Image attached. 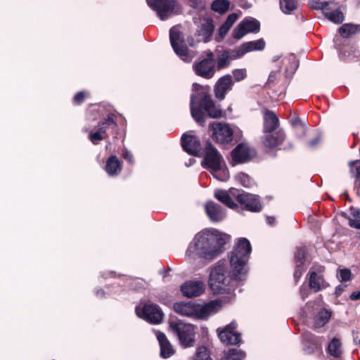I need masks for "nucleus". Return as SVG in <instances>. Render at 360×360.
<instances>
[{
  "mask_svg": "<svg viewBox=\"0 0 360 360\" xmlns=\"http://www.w3.org/2000/svg\"><path fill=\"white\" fill-rule=\"evenodd\" d=\"M250 252L249 240L245 238H240L230 259L231 271H228V267L224 262H219L211 271L210 286L214 293H229L233 290L235 283L245 279L248 272L246 264Z\"/></svg>",
  "mask_w": 360,
  "mask_h": 360,
  "instance_id": "1",
  "label": "nucleus"
},
{
  "mask_svg": "<svg viewBox=\"0 0 360 360\" xmlns=\"http://www.w3.org/2000/svg\"><path fill=\"white\" fill-rule=\"evenodd\" d=\"M228 236L218 233L203 231L195 235L191 243L186 255L188 258L195 259V256L204 259H212L223 251Z\"/></svg>",
  "mask_w": 360,
  "mask_h": 360,
  "instance_id": "2",
  "label": "nucleus"
},
{
  "mask_svg": "<svg viewBox=\"0 0 360 360\" xmlns=\"http://www.w3.org/2000/svg\"><path fill=\"white\" fill-rule=\"evenodd\" d=\"M193 87L197 91L200 89L197 95L192 94L191 97V112L193 119L198 124H203L205 123V112L212 118L220 117L221 110L216 106L210 95L197 83H194Z\"/></svg>",
  "mask_w": 360,
  "mask_h": 360,
  "instance_id": "3",
  "label": "nucleus"
},
{
  "mask_svg": "<svg viewBox=\"0 0 360 360\" xmlns=\"http://www.w3.org/2000/svg\"><path fill=\"white\" fill-rule=\"evenodd\" d=\"M219 302L213 300L202 306L193 302H180L174 304V311L182 316L203 319L216 313L220 308Z\"/></svg>",
  "mask_w": 360,
  "mask_h": 360,
  "instance_id": "4",
  "label": "nucleus"
},
{
  "mask_svg": "<svg viewBox=\"0 0 360 360\" xmlns=\"http://www.w3.org/2000/svg\"><path fill=\"white\" fill-rule=\"evenodd\" d=\"M202 165L203 167L210 169L217 179L223 181L228 179V172L224 169V158L210 141H207L205 146V158Z\"/></svg>",
  "mask_w": 360,
  "mask_h": 360,
  "instance_id": "5",
  "label": "nucleus"
},
{
  "mask_svg": "<svg viewBox=\"0 0 360 360\" xmlns=\"http://www.w3.org/2000/svg\"><path fill=\"white\" fill-rule=\"evenodd\" d=\"M171 329L176 334L180 343L184 347H192L195 342V332L194 326L181 321L171 322Z\"/></svg>",
  "mask_w": 360,
  "mask_h": 360,
  "instance_id": "6",
  "label": "nucleus"
},
{
  "mask_svg": "<svg viewBox=\"0 0 360 360\" xmlns=\"http://www.w3.org/2000/svg\"><path fill=\"white\" fill-rule=\"evenodd\" d=\"M146 2L161 20H165L178 13L176 0H146Z\"/></svg>",
  "mask_w": 360,
  "mask_h": 360,
  "instance_id": "7",
  "label": "nucleus"
},
{
  "mask_svg": "<svg viewBox=\"0 0 360 360\" xmlns=\"http://www.w3.org/2000/svg\"><path fill=\"white\" fill-rule=\"evenodd\" d=\"M169 39L174 52L185 62H191L193 56L188 53V49L186 45L182 32L176 26L172 27L169 30Z\"/></svg>",
  "mask_w": 360,
  "mask_h": 360,
  "instance_id": "8",
  "label": "nucleus"
},
{
  "mask_svg": "<svg viewBox=\"0 0 360 360\" xmlns=\"http://www.w3.org/2000/svg\"><path fill=\"white\" fill-rule=\"evenodd\" d=\"M211 137L219 144H228L233 141V131L227 123L213 122L209 125Z\"/></svg>",
  "mask_w": 360,
  "mask_h": 360,
  "instance_id": "9",
  "label": "nucleus"
},
{
  "mask_svg": "<svg viewBox=\"0 0 360 360\" xmlns=\"http://www.w3.org/2000/svg\"><path fill=\"white\" fill-rule=\"evenodd\" d=\"M230 192L236 198L243 209L252 212L261 211L262 205L259 196L244 191L239 193L236 188L230 189Z\"/></svg>",
  "mask_w": 360,
  "mask_h": 360,
  "instance_id": "10",
  "label": "nucleus"
},
{
  "mask_svg": "<svg viewBox=\"0 0 360 360\" xmlns=\"http://www.w3.org/2000/svg\"><path fill=\"white\" fill-rule=\"evenodd\" d=\"M265 135L262 137V143L268 151L274 149H289L292 146L289 143L288 146H283L285 139V133L283 129H278L271 133H264Z\"/></svg>",
  "mask_w": 360,
  "mask_h": 360,
  "instance_id": "11",
  "label": "nucleus"
},
{
  "mask_svg": "<svg viewBox=\"0 0 360 360\" xmlns=\"http://www.w3.org/2000/svg\"><path fill=\"white\" fill-rule=\"evenodd\" d=\"M136 313L139 317L153 323L158 324L162 322L163 313L158 305L148 303L142 309L136 308Z\"/></svg>",
  "mask_w": 360,
  "mask_h": 360,
  "instance_id": "12",
  "label": "nucleus"
},
{
  "mask_svg": "<svg viewBox=\"0 0 360 360\" xmlns=\"http://www.w3.org/2000/svg\"><path fill=\"white\" fill-rule=\"evenodd\" d=\"M256 155V150L245 143L238 144L231 152L232 160L236 163L248 162Z\"/></svg>",
  "mask_w": 360,
  "mask_h": 360,
  "instance_id": "13",
  "label": "nucleus"
},
{
  "mask_svg": "<svg viewBox=\"0 0 360 360\" xmlns=\"http://www.w3.org/2000/svg\"><path fill=\"white\" fill-rule=\"evenodd\" d=\"M260 23L256 19L245 20L240 22L233 30L232 36L236 39H240L250 32H258Z\"/></svg>",
  "mask_w": 360,
  "mask_h": 360,
  "instance_id": "14",
  "label": "nucleus"
},
{
  "mask_svg": "<svg viewBox=\"0 0 360 360\" xmlns=\"http://www.w3.org/2000/svg\"><path fill=\"white\" fill-rule=\"evenodd\" d=\"M236 323L233 321L225 328L217 329L220 340L226 345H237L240 342V334L236 332Z\"/></svg>",
  "mask_w": 360,
  "mask_h": 360,
  "instance_id": "15",
  "label": "nucleus"
},
{
  "mask_svg": "<svg viewBox=\"0 0 360 360\" xmlns=\"http://www.w3.org/2000/svg\"><path fill=\"white\" fill-rule=\"evenodd\" d=\"M323 267H319L316 271H310L309 275V286L314 292H317L328 286V283L323 278L322 272Z\"/></svg>",
  "mask_w": 360,
  "mask_h": 360,
  "instance_id": "16",
  "label": "nucleus"
},
{
  "mask_svg": "<svg viewBox=\"0 0 360 360\" xmlns=\"http://www.w3.org/2000/svg\"><path fill=\"white\" fill-rule=\"evenodd\" d=\"M205 290V284L201 281H188L181 286L184 296L193 297L200 295Z\"/></svg>",
  "mask_w": 360,
  "mask_h": 360,
  "instance_id": "17",
  "label": "nucleus"
},
{
  "mask_svg": "<svg viewBox=\"0 0 360 360\" xmlns=\"http://www.w3.org/2000/svg\"><path fill=\"white\" fill-rule=\"evenodd\" d=\"M181 146L184 150L190 155L198 156L201 150L199 139L193 135L184 134L181 137Z\"/></svg>",
  "mask_w": 360,
  "mask_h": 360,
  "instance_id": "18",
  "label": "nucleus"
},
{
  "mask_svg": "<svg viewBox=\"0 0 360 360\" xmlns=\"http://www.w3.org/2000/svg\"><path fill=\"white\" fill-rule=\"evenodd\" d=\"M215 63L209 60H201L193 65V70L197 75L206 79L212 78L214 73Z\"/></svg>",
  "mask_w": 360,
  "mask_h": 360,
  "instance_id": "19",
  "label": "nucleus"
},
{
  "mask_svg": "<svg viewBox=\"0 0 360 360\" xmlns=\"http://www.w3.org/2000/svg\"><path fill=\"white\" fill-rule=\"evenodd\" d=\"M233 79L231 75H226L220 77L217 82L214 86V94L216 98L223 100L226 93L231 90L233 86Z\"/></svg>",
  "mask_w": 360,
  "mask_h": 360,
  "instance_id": "20",
  "label": "nucleus"
},
{
  "mask_svg": "<svg viewBox=\"0 0 360 360\" xmlns=\"http://www.w3.org/2000/svg\"><path fill=\"white\" fill-rule=\"evenodd\" d=\"M241 56L237 48L221 51L217 58V70H221L228 67L231 60L238 59Z\"/></svg>",
  "mask_w": 360,
  "mask_h": 360,
  "instance_id": "21",
  "label": "nucleus"
},
{
  "mask_svg": "<svg viewBox=\"0 0 360 360\" xmlns=\"http://www.w3.org/2000/svg\"><path fill=\"white\" fill-rule=\"evenodd\" d=\"M155 335L160 347V356L163 359H167L174 355L175 349L165 334L162 332L157 331L155 332Z\"/></svg>",
  "mask_w": 360,
  "mask_h": 360,
  "instance_id": "22",
  "label": "nucleus"
},
{
  "mask_svg": "<svg viewBox=\"0 0 360 360\" xmlns=\"http://www.w3.org/2000/svg\"><path fill=\"white\" fill-rule=\"evenodd\" d=\"M205 212L213 222H219L225 218L224 209L213 201L207 202L205 205Z\"/></svg>",
  "mask_w": 360,
  "mask_h": 360,
  "instance_id": "23",
  "label": "nucleus"
},
{
  "mask_svg": "<svg viewBox=\"0 0 360 360\" xmlns=\"http://www.w3.org/2000/svg\"><path fill=\"white\" fill-rule=\"evenodd\" d=\"M279 125V120L276 115L270 110H266L264 115V133H271L276 130Z\"/></svg>",
  "mask_w": 360,
  "mask_h": 360,
  "instance_id": "24",
  "label": "nucleus"
},
{
  "mask_svg": "<svg viewBox=\"0 0 360 360\" xmlns=\"http://www.w3.org/2000/svg\"><path fill=\"white\" fill-rule=\"evenodd\" d=\"M265 45L266 43L264 40L263 39H259L256 41L244 42L237 49L242 57L245 53L250 51H262L265 48Z\"/></svg>",
  "mask_w": 360,
  "mask_h": 360,
  "instance_id": "25",
  "label": "nucleus"
},
{
  "mask_svg": "<svg viewBox=\"0 0 360 360\" xmlns=\"http://www.w3.org/2000/svg\"><path fill=\"white\" fill-rule=\"evenodd\" d=\"M105 169L110 176L117 175L121 172L120 162L115 155H111L107 160Z\"/></svg>",
  "mask_w": 360,
  "mask_h": 360,
  "instance_id": "26",
  "label": "nucleus"
},
{
  "mask_svg": "<svg viewBox=\"0 0 360 360\" xmlns=\"http://www.w3.org/2000/svg\"><path fill=\"white\" fill-rule=\"evenodd\" d=\"M214 29V27L211 20H204L201 23L200 28L198 30L199 37H201L200 40L207 42L212 35Z\"/></svg>",
  "mask_w": 360,
  "mask_h": 360,
  "instance_id": "27",
  "label": "nucleus"
},
{
  "mask_svg": "<svg viewBox=\"0 0 360 360\" xmlns=\"http://www.w3.org/2000/svg\"><path fill=\"white\" fill-rule=\"evenodd\" d=\"M231 195H233L231 193L230 191L228 192L224 190H217L214 192V197L218 200L224 203L227 207L234 209L238 206L231 198Z\"/></svg>",
  "mask_w": 360,
  "mask_h": 360,
  "instance_id": "28",
  "label": "nucleus"
},
{
  "mask_svg": "<svg viewBox=\"0 0 360 360\" xmlns=\"http://www.w3.org/2000/svg\"><path fill=\"white\" fill-rule=\"evenodd\" d=\"M359 32L360 25L357 24L346 23L339 28V33L344 38H349Z\"/></svg>",
  "mask_w": 360,
  "mask_h": 360,
  "instance_id": "29",
  "label": "nucleus"
},
{
  "mask_svg": "<svg viewBox=\"0 0 360 360\" xmlns=\"http://www.w3.org/2000/svg\"><path fill=\"white\" fill-rule=\"evenodd\" d=\"M330 313L326 309H322L314 318V326L315 328L323 327L328 322Z\"/></svg>",
  "mask_w": 360,
  "mask_h": 360,
  "instance_id": "30",
  "label": "nucleus"
},
{
  "mask_svg": "<svg viewBox=\"0 0 360 360\" xmlns=\"http://www.w3.org/2000/svg\"><path fill=\"white\" fill-rule=\"evenodd\" d=\"M295 258L296 262V270L295 272V276L300 277L302 275L303 271L302 269H301V267L303 265L305 259L304 250L302 248H298L297 250Z\"/></svg>",
  "mask_w": 360,
  "mask_h": 360,
  "instance_id": "31",
  "label": "nucleus"
},
{
  "mask_svg": "<svg viewBox=\"0 0 360 360\" xmlns=\"http://www.w3.org/2000/svg\"><path fill=\"white\" fill-rule=\"evenodd\" d=\"M323 15L327 19L335 24H340L344 20V15L340 9L328 11L326 7V10L323 11Z\"/></svg>",
  "mask_w": 360,
  "mask_h": 360,
  "instance_id": "32",
  "label": "nucleus"
},
{
  "mask_svg": "<svg viewBox=\"0 0 360 360\" xmlns=\"http://www.w3.org/2000/svg\"><path fill=\"white\" fill-rule=\"evenodd\" d=\"M110 125H116V123L114 120V115L110 114L108 115L107 118L103 121L101 124L98 126V129L96 131L100 135H101L105 139L108 136L106 134L107 126Z\"/></svg>",
  "mask_w": 360,
  "mask_h": 360,
  "instance_id": "33",
  "label": "nucleus"
},
{
  "mask_svg": "<svg viewBox=\"0 0 360 360\" xmlns=\"http://www.w3.org/2000/svg\"><path fill=\"white\" fill-rule=\"evenodd\" d=\"M328 352L330 355L339 357L342 354L340 341L337 338H333L328 345Z\"/></svg>",
  "mask_w": 360,
  "mask_h": 360,
  "instance_id": "34",
  "label": "nucleus"
},
{
  "mask_svg": "<svg viewBox=\"0 0 360 360\" xmlns=\"http://www.w3.org/2000/svg\"><path fill=\"white\" fill-rule=\"evenodd\" d=\"M229 1L227 0H214L212 4V9L219 13H226L229 8Z\"/></svg>",
  "mask_w": 360,
  "mask_h": 360,
  "instance_id": "35",
  "label": "nucleus"
},
{
  "mask_svg": "<svg viewBox=\"0 0 360 360\" xmlns=\"http://www.w3.org/2000/svg\"><path fill=\"white\" fill-rule=\"evenodd\" d=\"M245 354L240 349H231L221 359V360H242L245 358Z\"/></svg>",
  "mask_w": 360,
  "mask_h": 360,
  "instance_id": "36",
  "label": "nucleus"
},
{
  "mask_svg": "<svg viewBox=\"0 0 360 360\" xmlns=\"http://www.w3.org/2000/svg\"><path fill=\"white\" fill-rule=\"evenodd\" d=\"M193 360H212L210 352L205 346L198 347L193 355Z\"/></svg>",
  "mask_w": 360,
  "mask_h": 360,
  "instance_id": "37",
  "label": "nucleus"
},
{
  "mask_svg": "<svg viewBox=\"0 0 360 360\" xmlns=\"http://www.w3.org/2000/svg\"><path fill=\"white\" fill-rule=\"evenodd\" d=\"M280 8L285 14H288L297 8L296 1L294 0H280Z\"/></svg>",
  "mask_w": 360,
  "mask_h": 360,
  "instance_id": "38",
  "label": "nucleus"
},
{
  "mask_svg": "<svg viewBox=\"0 0 360 360\" xmlns=\"http://www.w3.org/2000/svg\"><path fill=\"white\" fill-rule=\"evenodd\" d=\"M236 178L245 187H252L255 184L254 181L250 178V176L245 173H239Z\"/></svg>",
  "mask_w": 360,
  "mask_h": 360,
  "instance_id": "39",
  "label": "nucleus"
},
{
  "mask_svg": "<svg viewBox=\"0 0 360 360\" xmlns=\"http://www.w3.org/2000/svg\"><path fill=\"white\" fill-rule=\"evenodd\" d=\"M233 77L235 82H240L247 77V72L245 68L235 69L232 71Z\"/></svg>",
  "mask_w": 360,
  "mask_h": 360,
  "instance_id": "40",
  "label": "nucleus"
},
{
  "mask_svg": "<svg viewBox=\"0 0 360 360\" xmlns=\"http://www.w3.org/2000/svg\"><path fill=\"white\" fill-rule=\"evenodd\" d=\"M337 276L341 282L347 281L351 278V271L347 269H340Z\"/></svg>",
  "mask_w": 360,
  "mask_h": 360,
  "instance_id": "41",
  "label": "nucleus"
},
{
  "mask_svg": "<svg viewBox=\"0 0 360 360\" xmlns=\"http://www.w3.org/2000/svg\"><path fill=\"white\" fill-rule=\"evenodd\" d=\"M354 189L358 195L360 196V166L356 167L354 174Z\"/></svg>",
  "mask_w": 360,
  "mask_h": 360,
  "instance_id": "42",
  "label": "nucleus"
},
{
  "mask_svg": "<svg viewBox=\"0 0 360 360\" xmlns=\"http://www.w3.org/2000/svg\"><path fill=\"white\" fill-rule=\"evenodd\" d=\"M309 5L314 9L324 11L328 5V2H321L319 0H311V1L309 3Z\"/></svg>",
  "mask_w": 360,
  "mask_h": 360,
  "instance_id": "43",
  "label": "nucleus"
},
{
  "mask_svg": "<svg viewBox=\"0 0 360 360\" xmlns=\"http://www.w3.org/2000/svg\"><path fill=\"white\" fill-rule=\"evenodd\" d=\"M321 136L318 134L314 137H313L310 141H309L307 143V147L311 149L315 148L321 141Z\"/></svg>",
  "mask_w": 360,
  "mask_h": 360,
  "instance_id": "44",
  "label": "nucleus"
},
{
  "mask_svg": "<svg viewBox=\"0 0 360 360\" xmlns=\"http://www.w3.org/2000/svg\"><path fill=\"white\" fill-rule=\"evenodd\" d=\"M238 19V15L236 13H231L228 15L226 21L224 22L225 25L231 28L232 25L234 24V22Z\"/></svg>",
  "mask_w": 360,
  "mask_h": 360,
  "instance_id": "45",
  "label": "nucleus"
},
{
  "mask_svg": "<svg viewBox=\"0 0 360 360\" xmlns=\"http://www.w3.org/2000/svg\"><path fill=\"white\" fill-rule=\"evenodd\" d=\"M238 19V15L236 13H231L228 15L226 21L224 22L225 25L231 28L232 25L234 24V22Z\"/></svg>",
  "mask_w": 360,
  "mask_h": 360,
  "instance_id": "46",
  "label": "nucleus"
},
{
  "mask_svg": "<svg viewBox=\"0 0 360 360\" xmlns=\"http://www.w3.org/2000/svg\"><path fill=\"white\" fill-rule=\"evenodd\" d=\"M89 139L90 141L95 145L98 144L99 141L105 139L101 135H100L97 131L90 133L89 136Z\"/></svg>",
  "mask_w": 360,
  "mask_h": 360,
  "instance_id": "47",
  "label": "nucleus"
},
{
  "mask_svg": "<svg viewBox=\"0 0 360 360\" xmlns=\"http://www.w3.org/2000/svg\"><path fill=\"white\" fill-rule=\"evenodd\" d=\"M85 95L83 91H79L74 96V102L76 103H81L84 101Z\"/></svg>",
  "mask_w": 360,
  "mask_h": 360,
  "instance_id": "48",
  "label": "nucleus"
},
{
  "mask_svg": "<svg viewBox=\"0 0 360 360\" xmlns=\"http://www.w3.org/2000/svg\"><path fill=\"white\" fill-rule=\"evenodd\" d=\"M229 30L230 28L224 23L221 25L219 30V35L221 39L225 37Z\"/></svg>",
  "mask_w": 360,
  "mask_h": 360,
  "instance_id": "49",
  "label": "nucleus"
},
{
  "mask_svg": "<svg viewBox=\"0 0 360 360\" xmlns=\"http://www.w3.org/2000/svg\"><path fill=\"white\" fill-rule=\"evenodd\" d=\"M132 288L136 290H141L144 288V283L143 281L137 280L132 283Z\"/></svg>",
  "mask_w": 360,
  "mask_h": 360,
  "instance_id": "50",
  "label": "nucleus"
},
{
  "mask_svg": "<svg viewBox=\"0 0 360 360\" xmlns=\"http://www.w3.org/2000/svg\"><path fill=\"white\" fill-rule=\"evenodd\" d=\"M349 212H350L351 215L354 218H355L358 220H360V209L355 208V207H351L349 209Z\"/></svg>",
  "mask_w": 360,
  "mask_h": 360,
  "instance_id": "51",
  "label": "nucleus"
},
{
  "mask_svg": "<svg viewBox=\"0 0 360 360\" xmlns=\"http://www.w3.org/2000/svg\"><path fill=\"white\" fill-rule=\"evenodd\" d=\"M348 220H349V225L351 227L355 228L357 229H360V222H356V221H354V219H352L351 218H348Z\"/></svg>",
  "mask_w": 360,
  "mask_h": 360,
  "instance_id": "52",
  "label": "nucleus"
},
{
  "mask_svg": "<svg viewBox=\"0 0 360 360\" xmlns=\"http://www.w3.org/2000/svg\"><path fill=\"white\" fill-rule=\"evenodd\" d=\"M300 292L303 300H304L309 295L308 290L305 287L302 286L300 288Z\"/></svg>",
  "mask_w": 360,
  "mask_h": 360,
  "instance_id": "53",
  "label": "nucleus"
},
{
  "mask_svg": "<svg viewBox=\"0 0 360 360\" xmlns=\"http://www.w3.org/2000/svg\"><path fill=\"white\" fill-rule=\"evenodd\" d=\"M346 288V285H340L336 287L335 288V294L336 295L339 296L345 290Z\"/></svg>",
  "mask_w": 360,
  "mask_h": 360,
  "instance_id": "54",
  "label": "nucleus"
},
{
  "mask_svg": "<svg viewBox=\"0 0 360 360\" xmlns=\"http://www.w3.org/2000/svg\"><path fill=\"white\" fill-rule=\"evenodd\" d=\"M350 299L352 300H359L360 299V291H356V292H353L351 295H350Z\"/></svg>",
  "mask_w": 360,
  "mask_h": 360,
  "instance_id": "55",
  "label": "nucleus"
},
{
  "mask_svg": "<svg viewBox=\"0 0 360 360\" xmlns=\"http://www.w3.org/2000/svg\"><path fill=\"white\" fill-rule=\"evenodd\" d=\"M123 158L125 160H128L129 162H132V155L128 151H125L123 153Z\"/></svg>",
  "mask_w": 360,
  "mask_h": 360,
  "instance_id": "56",
  "label": "nucleus"
},
{
  "mask_svg": "<svg viewBox=\"0 0 360 360\" xmlns=\"http://www.w3.org/2000/svg\"><path fill=\"white\" fill-rule=\"evenodd\" d=\"M203 60H209L212 62H214L215 63L214 61V54L212 52L210 51L207 53V58H204Z\"/></svg>",
  "mask_w": 360,
  "mask_h": 360,
  "instance_id": "57",
  "label": "nucleus"
},
{
  "mask_svg": "<svg viewBox=\"0 0 360 360\" xmlns=\"http://www.w3.org/2000/svg\"><path fill=\"white\" fill-rule=\"evenodd\" d=\"M276 72H274V71L271 72V73L269 76V78H268V81L269 82H273L276 77Z\"/></svg>",
  "mask_w": 360,
  "mask_h": 360,
  "instance_id": "58",
  "label": "nucleus"
},
{
  "mask_svg": "<svg viewBox=\"0 0 360 360\" xmlns=\"http://www.w3.org/2000/svg\"><path fill=\"white\" fill-rule=\"evenodd\" d=\"M104 294H105V292L103 289H99L96 291V295L98 297H103L104 296Z\"/></svg>",
  "mask_w": 360,
  "mask_h": 360,
  "instance_id": "59",
  "label": "nucleus"
},
{
  "mask_svg": "<svg viewBox=\"0 0 360 360\" xmlns=\"http://www.w3.org/2000/svg\"><path fill=\"white\" fill-rule=\"evenodd\" d=\"M266 221L269 224H272L274 221V218L271 217H268L266 218Z\"/></svg>",
  "mask_w": 360,
  "mask_h": 360,
  "instance_id": "60",
  "label": "nucleus"
},
{
  "mask_svg": "<svg viewBox=\"0 0 360 360\" xmlns=\"http://www.w3.org/2000/svg\"><path fill=\"white\" fill-rule=\"evenodd\" d=\"M281 56H274L272 58L273 62H276L281 58Z\"/></svg>",
  "mask_w": 360,
  "mask_h": 360,
  "instance_id": "61",
  "label": "nucleus"
},
{
  "mask_svg": "<svg viewBox=\"0 0 360 360\" xmlns=\"http://www.w3.org/2000/svg\"><path fill=\"white\" fill-rule=\"evenodd\" d=\"M359 160H354V161H351L349 165L351 166L352 165H354V164H356V163H359Z\"/></svg>",
  "mask_w": 360,
  "mask_h": 360,
  "instance_id": "62",
  "label": "nucleus"
},
{
  "mask_svg": "<svg viewBox=\"0 0 360 360\" xmlns=\"http://www.w3.org/2000/svg\"><path fill=\"white\" fill-rule=\"evenodd\" d=\"M193 162H195V160L193 159H190L189 160V165H192L193 163ZM186 166H188V165L186 164Z\"/></svg>",
  "mask_w": 360,
  "mask_h": 360,
  "instance_id": "63",
  "label": "nucleus"
},
{
  "mask_svg": "<svg viewBox=\"0 0 360 360\" xmlns=\"http://www.w3.org/2000/svg\"><path fill=\"white\" fill-rule=\"evenodd\" d=\"M344 194H345V195H346V196H347V198H349V196H348V193H347V191H346V192H345V193H344Z\"/></svg>",
  "mask_w": 360,
  "mask_h": 360,
  "instance_id": "64",
  "label": "nucleus"
}]
</instances>
